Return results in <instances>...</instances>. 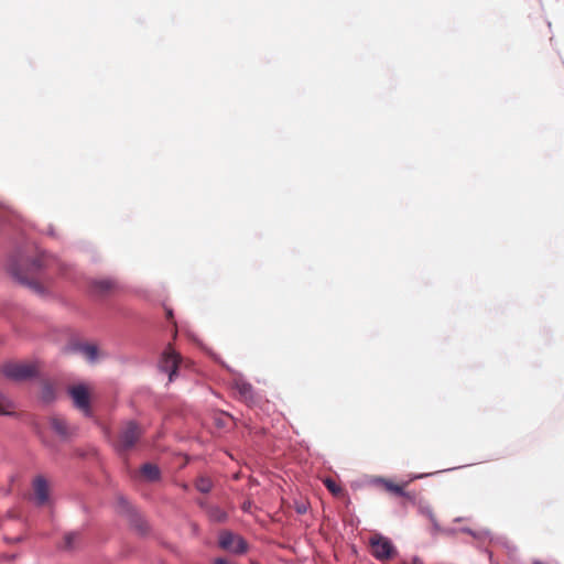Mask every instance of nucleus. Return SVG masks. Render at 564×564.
Here are the masks:
<instances>
[{
  "label": "nucleus",
  "mask_w": 564,
  "mask_h": 564,
  "mask_svg": "<svg viewBox=\"0 0 564 564\" xmlns=\"http://www.w3.org/2000/svg\"><path fill=\"white\" fill-rule=\"evenodd\" d=\"M143 434V431L141 426L134 422V421H128L124 424H122L119 434H118V441H117V447L120 452H126L128 449H131L141 435Z\"/></svg>",
  "instance_id": "nucleus-1"
},
{
  "label": "nucleus",
  "mask_w": 564,
  "mask_h": 564,
  "mask_svg": "<svg viewBox=\"0 0 564 564\" xmlns=\"http://www.w3.org/2000/svg\"><path fill=\"white\" fill-rule=\"evenodd\" d=\"M200 507L205 508L209 519L214 522H224L227 514L224 510L214 506H206L205 502L199 501Z\"/></svg>",
  "instance_id": "nucleus-11"
},
{
  "label": "nucleus",
  "mask_w": 564,
  "mask_h": 564,
  "mask_svg": "<svg viewBox=\"0 0 564 564\" xmlns=\"http://www.w3.org/2000/svg\"><path fill=\"white\" fill-rule=\"evenodd\" d=\"M181 362V356L171 346H169L162 355L160 368L169 373L170 381H172L176 376V371Z\"/></svg>",
  "instance_id": "nucleus-4"
},
{
  "label": "nucleus",
  "mask_w": 564,
  "mask_h": 564,
  "mask_svg": "<svg viewBox=\"0 0 564 564\" xmlns=\"http://www.w3.org/2000/svg\"><path fill=\"white\" fill-rule=\"evenodd\" d=\"M215 564H230V563L227 560H225V558H217L215 561Z\"/></svg>",
  "instance_id": "nucleus-22"
},
{
  "label": "nucleus",
  "mask_w": 564,
  "mask_h": 564,
  "mask_svg": "<svg viewBox=\"0 0 564 564\" xmlns=\"http://www.w3.org/2000/svg\"><path fill=\"white\" fill-rule=\"evenodd\" d=\"M140 474L145 480H149V481H154L160 478V470H159L158 466L150 464V463L144 464L141 467Z\"/></svg>",
  "instance_id": "nucleus-13"
},
{
  "label": "nucleus",
  "mask_w": 564,
  "mask_h": 564,
  "mask_svg": "<svg viewBox=\"0 0 564 564\" xmlns=\"http://www.w3.org/2000/svg\"><path fill=\"white\" fill-rule=\"evenodd\" d=\"M21 281L23 283H26L31 290H33L39 295H45L46 289L44 285H42L39 281L35 280H26L24 278H21Z\"/></svg>",
  "instance_id": "nucleus-18"
},
{
  "label": "nucleus",
  "mask_w": 564,
  "mask_h": 564,
  "mask_svg": "<svg viewBox=\"0 0 564 564\" xmlns=\"http://www.w3.org/2000/svg\"><path fill=\"white\" fill-rule=\"evenodd\" d=\"M33 491L37 505L43 506L48 501V484L44 477H35L33 480Z\"/></svg>",
  "instance_id": "nucleus-8"
},
{
  "label": "nucleus",
  "mask_w": 564,
  "mask_h": 564,
  "mask_svg": "<svg viewBox=\"0 0 564 564\" xmlns=\"http://www.w3.org/2000/svg\"><path fill=\"white\" fill-rule=\"evenodd\" d=\"M53 261L54 260L51 257L41 254L31 263L32 271L36 272L43 268H48Z\"/></svg>",
  "instance_id": "nucleus-14"
},
{
  "label": "nucleus",
  "mask_w": 564,
  "mask_h": 564,
  "mask_svg": "<svg viewBox=\"0 0 564 564\" xmlns=\"http://www.w3.org/2000/svg\"><path fill=\"white\" fill-rule=\"evenodd\" d=\"M195 488L202 494H208L213 489V481L206 476H200L195 481Z\"/></svg>",
  "instance_id": "nucleus-16"
},
{
  "label": "nucleus",
  "mask_w": 564,
  "mask_h": 564,
  "mask_svg": "<svg viewBox=\"0 0 564 564\" xmlns=\"http://www.w3.org/2000/svg\"><path fill=\"white\" fill-rule=\"evenodd\" d=\"M75 350L83 354L88 361H95L97 358V347L90 344H78L74 347Z\"/></svg>",
  "instance_id": "nucleus-12"
},
{
  "label": "nucleus",
  "mask_w": 564,
  "mask_h": 564,
  "mask_svg": "<svg viewBox=\"0 0 564 564\" xmlns=\"http://www.w3.org/2000/svg\"><path fill=\"white\" fill-rule=\"evenodd\" d=\"M74 405L85 415H90V399L88 389L84 384L73 386L68 390Z\"/></svg>",
  "instance_id": "nucleus-5"
},
{
  "label": "nucleus",
  "mask_w": 564,
  "mask_h": 564,
  "mask_svg": "<svg viewBox=\"0 0 564 564\" xmlns=\"http://www.w3.org/2000/svg\"><path fill=\"white\" fill-rule=\"evenodd\" d=\"M51 426L59 436L64 438L69 437L74 433V429L69 427L63 417H52Z\"/></svg>",
  "instance_id": "nucleus-9"
},
{
  "label": "nucleus",
  "mask_w": 564,
  "mask_h": 564,
  "mask_svg": "<svg viewBox=\"0 0 564 564\" xmlns=\"http://www.w3.org/2000/svg\"><path fill=\"white\" fill-rule=\"evenodd\" d=\"M323 484L335 497H341L344 495L343 487L338 485L334 479L325 478Z\"/></svg>",
  "instance_id": "nucleus-17"
},
{
  "label": "nucleus",
  "mask_w": 564,
  "mask_h": 564,
  "mask_svg": "<svg viewBox=\"0 0 564 564\" xmlns=\"http://www.w3.org/2000/svg\"><path fill=\"white\" fill-rule=\"evenodd\" d=\"M234 389L236 390L239 398L248 405H252L257 402V393L252 384L246 380L241 378L235 379Z\"/></svg>",
  "instance_id": "nucleus-7"
},
{
  "label": "nucleus",
  "mask_w": 564,
  "mask_h": 564,
  "mask_svg": "<svg viewBox=\"0 0 564 564\" xmlns=\"http://www.w3.org/2000/svg\"><path fill=\"white\" fill-rule=\"evenodd\" d=\"M305 510H306V508H305V507H300V508L297 509V511H299V512H305Z\"/></svg>",
  "instance_id": "nucleus-24"
},
{
  "label": "nucleus",
  "mask_w": 564,
  "mask_h": 564,
  "mask_svg": "<svg viewBox=\"0 0 564 564\" xmlns=\"http://www.w3.org/2000/svg\"><path fill=\"white\" fill-rule=\"evenodd\" d=\"M2 373L12 380H24L35 375V367L30 364L8 362L1 368Z\"/></svg>",
  "instance_id": "nucleus-2"
},
{
  "label": "nucleus",
  "mask_w": 564,
  "mask_h": 564,
  "mask_svg": "<svg viewBox=\"0 0 564 564\" xmlns=\"http://www.w3.org/2000/svg\"><path fill=\"white\" fill-rule=\"evenodd\" d=\"M115 288V282L108 279L94 282V290L99 294H107Z\"/></svg>",
  "instance_id": "nucleus-15"
},
{
  "label": "nucleus",
  "mask_w": 564,
  "mask_h": 564,
  "mask_svg": "<svg viewBox=\"0 0 564 564\" xmlns=\"http://www.w3.org/2000/svg\"><path fill=\"white\" fill-rule=\"evenodd\" d=\"M372 555L378 560H388L394 553L391 541L382 535L376 534L370 539Z\"/></svg>",
  "instance_id": "nucleus-3"
},
{
  "label": "nucleus",
  "mask_w": 564,
  "mask_h": 564,
  "mask_svg": "<svg viewBox=\"0 0 564 564\" xmlns=\"http://www.w3.org/2000/svg\"><path fill=\"white\" fill-rule=\"evenodd\" d=\"M11 414V411L7 409V406L3 403V398L0 395V415H9Z\"/></svg>",
  "instance_id": "nucleus-20"
},
{
  "label": "nucleus",
  "mask_w": 564,
  "mask_h": 564,
  "mask_svg": "<svg viewBox=\"0 0 564 564\" xmlns=\"http://www.w3.org/2000/svg\"><path fill=\"white\" fill-rule=\"evenodd\" d=\"M166 315H167V318H172L173 317L172 311H167Z\"/></svg>",
  "instance_id": "nucleus-23"
},
{
  "label": "nucleus",
  "mask_w": 564,
  "mask_h": 564,
  "mask_svg": "<svg viewBox=\"0 0 564 564\" xmlns=\"http://www.w3.org/2000/svg\"><path fill=\"white\" fill-rule=\"evenodd\" d=\"M403 564H423L419 557H412L410 561L403 562Z\"/></svg>",
  "instance_id": "nucleus-21"
},
{
  "label": "nucleus",
  "mask_w": 564,
  "mask_h": 564,
  "mask_svg": "<svg viewBox=\"0 0 564 564\" xmlns=\"http://www.w3.org/2000/svg\"><path fill=\"white\" fill-rule=\"evenodd\" d=\"M219 545L221 549L237 554H242L247 551L246 541L242 538L232 534L231 532H223L220 534Z\"/></svg>",
  "instance_id": "nucleus-6"
},
{
  "label": "nucleus",
  "mask_w": 564,
  "mask_h": 564,
  "mask_svg": "<svg viewBox=\"0 0 564 564\" xmlns=\"http://www.w3.org/2000/svg\"><path fill=\"white\" fill-rule=\"evenodd\" d=\"M78 538V534L75 532L67 533L64 538L65 549H72L74 545V541Z\"/></svg>",
  "instance_id": "nucleus-19"
},
{
  "label": "nucleus",
  "mask_w": 564,
  "mask_h": 564,
  "mask_svg": "<svg viewBox=\"0 0 564 564\" xmlns=\"http://www.w3.org/2000/svg\"><path fill=\"white\" fill-rule=\"evenodd\" d=\"M377 482L380 484L384 490L391 494H394L397 496H405V484H394L393 481L386 478H379Z\"/></svg>",
  "instance_id": "nucleus-10"
}]
</instances>
